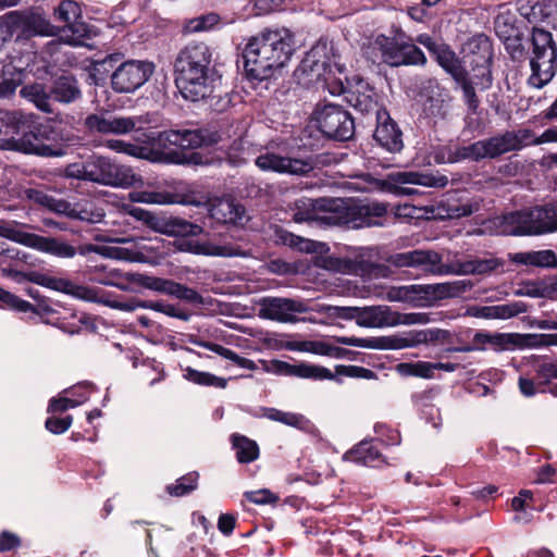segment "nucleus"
I'll use <instances>...</instances> for the list:
<instances>
[{
  "label": "nucleus",
  "mask_w": 557,
  "mask_h": 557,
  "mask_svg": "<svg viewBox=\"0 0 557 557\" xmlns=\"http://www.w3.org/2000/svg\"><path fill=\"white\" fill-rule=\"evenodd\" d=\"M387 206L379 201H354L342 198H304L294 213L296 222L324 225H348L352 228L382 226Z\"/></svg>",
  "instance_id": "f257e3e1"
},
{
  "label": "nucleus",
  "mask_w": 557,
  "mask_h": 557,
  "mask_svg": "<svg viewBox=\"0 0 557 557\" xmlns=\"http://www.w3.org/2000/svg\"><path fill=\"white\" fill-rule=\"evenodd\" d=\"M294 52L293 34L286 29L265 30L249 38L243 58L247 74L258 81L268 79L284 67Z\"/></svg>",
  "instance_id": "f03ea898"
},
{
  "label": "nucleus",
  "mask_w": 557,
  "mask_h": 557,
  "mask_svg": "<svg viewBox=\"0 0 557 557\" xmlns=\"http://www.w3.org/2000/svg\"><path fill=\"white\" fill-rule=\"evenodd\" d=\"M211 51L203 42L189 44L175 60L176 86L186 100L199 101L212 96L215 75Z\"/></svg>",
  "instance_id": "7ed1b4c3"
},
{
  "label": "nucleus",
  "mask_w": 557,
  "mask_h": 557,
  "mask_svg": "<svg viewBox=\"0 0 557 557\" xmlns=\"http://www.w3.org/2000/svg\"><path fill=\"white\" fill-rule=\"evenodd\" d=\"M339 59L338 47L332 40L322 38L306 54L296 75L305 86L327 89L333 96L341 95L345 87L342 78L336 75L344 71Z\"/></svg>",
  "instance_id": "20e7f679"
},
{
  "label": "nucleus",
  "mask_w": 557,
  "mask_h": 557,
  "mask_svg": "<svg viewBox=\"0 0 557 557\" xmlns=\"http://www.w3.org/2000/svg\"><path fill=\"white\" fill-rule=\"evenodd\" d=\"M547 143H557V127L548 128L540 136H535V134L528 128L507 131L459 148L456 152V158L451 159L450 162L463 159L472 161L494 159L507 152L521 150L528 146H537Z\"/></svg>",
  "instance_id": "39448f33"
},
{
  "label": "nucleus",
  "mask_w": 557,
  "mask_h": 557,
  "mask_svg": "<svg viewBox=\"0 0 557 557\" xmlns=\"http://www.w3.org/2000/svg\"><path fill=\"white\" fill-rule=\"evenodd\" d=\"M366 53L373 63L384 62L391 66L424 64L426 60L416 45L405 41L400 35L376 36Z\"/></svg>",
  "instance_id": "423d86ee"
},
{
  "label": "nucleus",
  "mask_w": 557,
  "mask_h": 557,
  "mask_svg": "<svg viewBox=\"0 0 557 557\" xmlns=\"http://www.w3.org/2000/svg\"><path fill=\"white\" fill-rule=\"evenodd\" d=\"M531 41L530 67L532 73L529 77V84L535 88H542L555 76L557 45L552 33L537 27L533 28Z\"/></svg>",
  "instance_id": "0eeeda50"
},
{
  "label": "nucleus",
  "mask_w": 557,
  "mask_h": 557,
  "mask_svg": "<svg viewBox=\"0 0 557 557\" xmlns=\"http://www.w3.org/2000/svg\"><path fill=\"white\" fill-rule=\"evenodd\" d=\"M504 233L508 235H539L557 231V203L511 212L504 216Z\"/></svg>",
  "instance_id": "6e6552de"
},
{
  "label": "nucleus",
  "mask_w": 557,
  "mask_h": 557,
  "mask_svg": "<svg viewBox=\"0 0 557 557\" xmlns=\"http://www.w3.org/2000/svg\"><path fill=\"white\" fill-rule=\"evenodd\" d=\"M0 267L2 275L12 278L16 283L28 281L49 289L71 295L82 300L92 302L101 301L96 289L83 285H77L69 278L58 277L40 272L25 273L10 267H5L4 263Z\"/></svg>",
  "instance_id": "1a4fd4ad"
},
{
  "label": "nucleus",
  "mask_w": 557,
  "mask_h": 557,
  "mask_svg": "<svg viewBox=\"0 0 557 557\" xmlns=\"http://www.w3.org/2000/svg\"><path fill=\"white\" fill-rule=\"evenodd\" d=\"M0 27L10 39L34 36H57L58 26L52 25L40 12L35 10L11 11L0 18Z\"/></svg>",
  "instance_id": "9d476101"
},
{
  "label": "nucleus",
  "mask_w": 557,
  "mask_h": 557,
  "mask_svg": "<svg viewBox=\"0 0 557 557\" xmlns=\"http://www.w3.org/2000/svg\"><path fill=\"white\" fill-rule=\"evenodd\" d=\"M0 236L58 258L71 259L77 253V249L66 242L25 232L15 222H0Z\"/></svg>",
  "instance_id": "9b49d317"
},
{
  "label": "nucleus",
  "mask_w": 557,
  "mask_h": 557,
  "mask_svg": "<svg viewBox=\"0 0 557 557\" xmlns=\"http://www.w3.org/2000/svg\"><path fill=\"white\" fill-rule=\"evenodd\" d=\"M314 120L319 129L334 139L348 140L355 133V123L350 113L335 103L317 107Z\"/></svg>",
  "instance_id": "f8f14e48"
},
{
  "label": "nucleus",
  "mask_w": 557,
  "mask_h": 557,
  "mask_svg": "<svg viewBox=\"0 0 557 557\" xmlns=\"http://www.w3.org/2000/svg\"><path fill=\"white\" fill-rule=\"evenodd\" d=\"M138 140L146 144H154L164 149L171 147L193 149L215 141L212 135L203 129H169L158 134L144 133Z\"/></svg>",
  "instance_id": "ddd939ff"
},
{
  "label": "nucleus",
  "mask_w": 557,
  "mask_h": 557,
  "mask_svg": "<svg viewBox=\"0 0 557 557\" xmlns=\"http://www.w3.org/2000/svg\"><path fill=\"white\" fill-rule=\"evenodd\" d=\"M387 182L394 194L413 196L419 194L413 186L444 188L448 184V177L433 172L403 171L388 174Z\"/></svg>",
  "instance_id": "4468645a"
},
{
  "label": "nucleus",
  "mask_w": 557,
  "mask_h": 557,
  "mask_svg": "<svg viewBox=\"0 0 557 557\" xmlns=\"http://www.w3.org/2000/svg\"><path fill=\"white\" fill-rule=\"evenodd\" d=\"M122 209L129 215L136 218L137 220L147 223V226L152 228L153 231L169 236H197L202 233V227L200 225L191 223L184 219L171 218L165 222H161L150 212L140 208H136L131 203H123Z\"/></svg>",
  "instance_id": "2eb2a0df"
},
{
  "label": "nucleus",
  "mask_w": 557,
  "mask_h": 557,
  "mask_svg": "<svg viewBox=\"0 0 557 557\" xmlns=\"http://www.w3.org/2000/svg\"><path fill=\"white\" fill-rule=\"evenodd\" d=\"M25 194L30 201L58 214H64L70 218L87 221L90 223H98L104 216L101 210L92 211L86 208L78 209L76 206H72L66 200L54 198L41 189L29 188L25 191Z\"/></svg>",
  "instance_id": "dca6fc26"
},
{
  "label": "nucleus",
  "mask_w": 557,
  "mask_h": 557,
  "mask_svg": "<svg viewBox=\"0 0 557 557\" xmlns=\"http://www.w3.org/2000/svg\"><path fill=\"white\" fill-rule=\"evenodd\" d=\"M152 73L153 65L150 62L126 61L112 73L111 85L116 92H134L149 79Z\"/></svg>",
  "instance_id": "f3484780"
},
{
  "label": "nucleus",
  "mask_w": 557,
  "mask_h": 557,
  "mask_svg": "<svg viewBox=\"0 0 557 557\" xmlns=\"http://www.w3.org/2000/svg\"><path fill=\"white\" fill-rule=\"evenodd\" d=\"M308 310L307 305L298 299L264 297L259 301L258 315L281 323H296L298 321L296 315Z\"/></svg>",
  "instance_id": "a211bd4d"
},
{
  "label": "nucleus",
  "mask_w": 557,
  "mask_h": 557,
  "mask_svg": "<svg viewBox=\"0 0 557 557\" xmlns=\"http://www.w3.org/2000/svg\"><path fill=\"white\" fill-rule=\"evenodd\" d=\"M387 262L396 268H414L426 274L443 276V258L434 250L414 249L397 252L391 255Z\"/></svg>",
  "instance_id": "6ab92c4d"
},
{
  "label": "nucleus",
  "mask_w": 557,
  "mask_h": 557,
  "mask_svg": "<svg viewBox=\"0 0 557 557\" xmlns=\"http://www.w3.org/2000/svg\"><path fill=\"white\" fill-rule=\"evenodd\" d=\"M261 171H272L281 174L302 175L312 170L309 160L282 156L274 151H265L255 160Z\"/></svg>",
  "instance_id": "aec40b11"
},
{
  "label": "nucleus",
  "mask_w": 557,
  "mask_h": 557,
  "mask_svg": "<svg viewBox=\"0 0 557 557\" xmlns=\"http://www.w3.org/2000/svg\"><path fill=\"white\" fill-rule=\"evenodd\" d=\"M140 123L138 116H120L112 114H90L85 120V126L90 133L126 135L136 129Z\"/></svg>",
  "instance_id": "412c9836"
},
{
  "label": "nucleus",
  "mask_w": 557,
  "mask_h": 557,
  "mask_svg": "<svg viewBox=\"0 0 557 557\" xmlns=\"http://www.w3.org/2000/svg\"><path fill=\"white\" fill-rule=\"evenodd\" d=\"M110 161L111 159L108 157L94 154L85 161L74 162L66 165L64 175L69 178L88 181L103 185Z\"/></svg>",
  "instance_id": "4be33fe9"
},
{
  "label": "nucleus",
  "mask_w": 557,
  "mask_h": 557,
  "mask_svg": "<svg viewBox=\"0 0 557 557\" xmlns=\"http://www.w3.org/2000/svg\"><path fill=\"white\" fill-rule=\"evenodd\" d=\"M347 319L356 320L359 326L383 329L394 326V311L387 306L349 307Z\"/></svg>",
  "instance_id": "5701e85b"
},
{
  "label": "nucleus",
  "mask_w": 557,
  "mask_h": 557,
  "mask_svg": "<svg viewBox=\"0 0 557 557\" xmlns=\"http://www.w3.org/2000/svg\"><path fill=\"white\" fill-rule=\"evenodd\" d=\"M7 148L27 154L40 157H61L64 151L61 147L48 143H42L34 128H29L18 138L8 140Z\"/></svg>",
  "instance_id": "b1692460"
},
{
  "label": "nucleus",
  "mask_w": 557,
  "mask_h": 557,
  "mask_svg": "<svg viewBox=\"0 0 557 557\" xmlns=\"http://www.w3.org/2000/svg\"><path fill=\"white\" fill-rule=\"evenodd\" d=\"M376 128L374 139L389 152H399L403 147L401 132L384 109L376 111Z\"/></svg>",
  "instance_id": "393cba45"
},
{
  "label": "nucleus",
  "mask_w": 557,
  "mask_h": 557,
  "mask_svg": "<svg viewBox=\"0 0 557 557\" xmlns=\"http://www.w3.org/2000/svg\"><path fill=\"white\" fill-rule=\"evenodd\" d=\"M471 78H467L466 73L462 78L456 79L461 86L463 99L471 111H475L479 107V99L476 97L474 85L482 89L488 88L492 82V74L488 64V59L483 58L482 63L478 69L473 70Z\"/></svg>",
  "instance_id": "a878e982"
},
{
  "label": "nucleus",
  "mask_w": 557,
  "mask_h": 557,
  "mask_svg": "<svg viewBox=\"0 0 557 557\" xmlns=\"http://www.w3.org/2000/svg\"><path fill=\"white\" fill-rule=\"evenodd\" d=\"M481 208V200L472 199H454L449 198L442 201L437 206L425 208V212L438 219H460L469 216L478 212Z\"/></svg>",
  "instance_id": "bb28decb"
},
{
  "label": "nucleus",
  "mask_w": 557,
  "mask_h": 557,
  "mask_svg": "<svg viewBox=\"0 0 557 557\" xmlns=\"http://www.w3.org/2000/svg\"><path fill=\"white\" fill-rule=\"evenodd\" d=\"M208 212L211 219L223 224L244 225L248 221L245 207L232 198L213 200Z\"/></svg>",
  "instance_id": "cd10ccee"
},
{
  "label": "nucleus",
  "mask_w": 557,
  "mask_h": 557,
  "mask_svg": "<svg viewBox=\"0 0 557 557\" xmlns=\"http://www.w3.org/2000/svg\"><path fill=\"white\" fill-rule=\"evenodd\" d=\"M472 287L469 281H451L435 284H423L425 307H431L437 301L459 297Z\"/></svg>",
  "instance_id": "c85d7f7f"
},
{
  "label": "nucleus",
  "mask_w": 557,
  "mask_h": 557,
  "mask_svg": "<svg viewBox=\"0 0 557 557\" xmlns=\"http://www.w3.org/2000/svg\"><path fill=\"white\" fill-rule=\"evenodd\" d=\"M519 12L530 23H546L550 25L557 14V3L553 0H520Z\"/></svg>",
  "instance_id": "c756f323"
},
{
  "label": "nucleus",
  "mask_w": 557,
  "mask_h": 557,
  "mask_svg": "<svg viewBox=\"0 0 557 557\" xmlns=\"http://www.w3.org/2000/svg\"><path fill=\"white\" fill-rule=\"evenodd\" d=\"M337 343L362 348L404 349L410 344L407 336H383L379 338L338 337Z\"/></svg>",
  "instance_id": "7c9ffc66"
},
{
  "label": "nucleus",
  "mask_w": 557,
  "mask_h": 557,
  "mask_svg": "<svg viewBox=\"0 0 557 557\" xmlns=\"http://www.w3.org/2000/svg\"><path fill=\"white\" fill-rule=\"evenodd\" d=\"M502 262L498 259H474L456 264H445L443 270L444 275H469V274H485L496 270Z\"/></svg>",
  "instance_id": "2f4dec72"
},
{
  "label": "nucleus",
  "mask_w": 557,
  "mask_h": 557,
  "mask_svg": "<svg viewBox=\"0 0 557 557\" xmlns=\"http://www.w3.org/2000/svg\"><path fill=\"white\" fill-rule=\"evenodd\" d=\"M141 183V177L131 166L117 163L114 160L110 161L104 186L129 188Z\"/></svg>",
  "instance_id": "473e14b6"
},
{
  "label": "nucleus",
  "mask_w": 557,
  "mask_h": 557,
  "mask_svg": "<svg viewBox=\"0 0 557 557\" xmlns=\"http://www.w3.org/2000/svg\"><path fill=\"white\" fill-rule=\"evenodd\" d=\"M151 252V248L136 243L131 247L107 246L104 257L126 262L147 263Z\"/></svg>",
  "instance_id": "72a5a7b5"
},
{
  "label": "nucleus",
  "mask_w": 557,
  "mask_h": 557,
  "mask_svg": "<svg viewBox=\"0 0 557 557\" xmlns=\"http://www.w3.org/2000/svg\"><path fill=\"white\" fill-rule=\"evenodd\" d=\"M70 46H84L87 39L96 35L94 27L82 21V17L59 28L57 36Z\"/></svg>",
  "instance_id": "f704fd0d"
},
{
  "label": "nucleus",
  "mask_w": 557,
  "mask_h": 557,
  "mask_svg": "<svg viewBox=\"0 0 557 557\" xmlns=\"http://www.w3.org/2000/svg\"><path fill=\"white\" fill-rule=\"evenodd\" d=\"M345 458L367 467H380L384 463L382 455L376 446L369 442L359 443L345 455Z\"/></svg>",
  "instance_id": "c9c22d12"
},
{
  "label": "nucleus",
  "mask_w": 557,
  "mask_h": 557,
  "mask_svg": "<svg viewBox=\"0 0 557 557\" xmlns=\"http://www.w3.org/2000/svg\"><path fill=\"white\" fill-rule=\"evenodd\" d=\"M181 249L196 255L236 257L246 256L240 249L231 246H219L211 243L187 242L181 246Z\"/></svg>",
  "instance_id": "e433bc0d"
},
{
  "label": "nucleus",
  "mask_w": 557,
  "mask_h": 557,
  "mask_svg": "<svg viewBox=\"0 0 557 557\" xmlns=\"http://www.w3.org/2000/svg\"><path fill=\"white\" fill-rule=\"evenodd\" d=\"M510 260L515 263L541 268L557 267V257L552 250L517 252L510 255Z\"/></svg>",
  "instance_id": "4c0bfd02"
},
{
  "label": "nucleus",
  "mask_w": 557,
  "mask_h": 557,
  "mask_svg": "<svg viewBox=\"0 0 557 557\" xmlns=\"http://www.w3.org/2000/svg\"><path fill=\"white\" fill-rule=\"evenodd\" d=\"M51 96L62 103H71L81 97L77 81L72 76H62L54 82Z\"/></svg>",
  "instance_id": "58836bf2"
},
{
  "label": "nucleus",
  "mask_w": 557,
  "mask_h": 557,
  "mask_svg": "<svg viewBox=\"0 0 557 557\" xmlns=\"http://www.w3.org/2000/svg\"><path fill=\"white\" fill-rule=\"evenodd\" d=\"M524 308L520 304H505L484 306L475 308L473 315L482 319H510L523 312Z\"/></svg>",
  "instance_id": "ea45409f"
},
{
  "label": "nucleus",
  "mask_w": 557,
  "mask_h": 557,
  "mask_svg": "<svg viewBox=\"0 0 557 557\" xmlns=\"http://www.w3.org/2000/svg\"><path fill=\"white\" fill-rule=\"evenodd\" d=\"M189 342L199 347H202V348H206V349H209V350L215 352L216 355L234 362L239 368L247 369V370L256 369V363L252 360L240 357L232 349H228L222 345H219L215 343H210V342H205V341H199L196 337H191L189 339Z\"/></svg>",
  "instance_id": "a19ab883"
},
{
  "label": "nucleus",
  "mask_w": 557,
  "mask_h": 557,
  "mask_svg": "<svg viewBox=\"0 0 557 557\" xmlns=\"http://www.w3.org/2000/svg\"><path fill=\"white\" fill-rule=\"evenodd\" d=\"M20 95L27 101L32 102L38 110L46 113L52 112L50 102L51 94L46 90L44 85H26L20 90Z\"/></svg>",
  "instance_id": "79ce46f5"
},
{
  "label": "nucleus",
  "mask_w": 557,
  "mask_h": 557,
  "mask_svg": "<svg viewBox=\"0 0 557 557\" xmlns=\"http://www.w3.org/2000/svg\"><path fill=\"white\" fill-rule=\"evenodd\" d=\"M231 441L240 463H249L258 459L259 446L255 441L239 434H233Z\"/></svg>",
  "instance_id": "37998d69"
},
{
  "label": "nucleus",
  "mask_w": 557,
  "mask_h": 557,
  "mask_svg": "<svg viewBox=\"0 0 557 557\" xmlns=\"http://www.w3.org/2000/svg\"><path fill=\"white\" fill-rule=\"evenodd\" d=\"M288 369V373L302 379H311V380H332L334 379V374L332 371L322 366H314L310 363H299V364H285Z\"/></svg>",
  "instance_id": "c03bdc74"
},
{
  "label": "nucleus",
  "mask_w": 557,
  "mask_h": 557,
  "mask_svg": "<svg viewBox=\"0 0 557 557\" xmlns=\"http://www.w3.org/2000/svg\"><path fill=\"white\" fill-rule=\"evenodd\" d=\"M36 115L21 110L4 112L1 122L14 131L15 134L25 133L35 124Z\"/></svg>",
  "instance_id": "a18cd8bd"
},
{
  "label": "nucleus",
  "mask_w": 557,
  "mask_h": 557,
  "mask_svg": "<svg viewBox=\"0 0 557 557\" xmlns=\"http://www.w3.org/2000/svg\"><path fill=\"white\" fill-rule=\"evenodd\" d=\"M183 376L187 381L202 386H214L218 388H225L227 385L226 379L216 376L210 372L198 371L191 367H187L184 369Z\"/></svg>",
  "instance_id": "49530a36"
},
{
  "label": "nucleus",
  "mask_w": 557,
  "mask_h": 557,
  "mask_svg": "<svg viewBox=\"0 0 557 557\" xmlns=\"http://www.w3.org/2000/svg\"><path fill=\"white\" fill-rule=\"evenodd\" d=\"M275 238L277 243L299 251L311 252L315 250V243L313 240L297 236L283 228L275 231Z\"/></svg>",
  "instance_id": "de8ad7c7"
},
{
  "label": "nucleus",
  "mask_w": 557,
  "mask_h": 557,
  "mask_svg": "<svg viewBox=\"0 0 557 557\" xmlns=\"http://www.w3.org/2000/svg\"><path fill=\"white\" fill-rule=\"evenodd\" d=\"M434 54L436 55L440 65L455 79L462 78L465 71L454 51L446 47H440Z\"/></svg>",
  "instance_id": "09e8293b"
},
{
  "label": "nucleus",
  "mask_w": 557,
  "mask_h": 557,
  "mask_svg": "<svg viewBox=\"0 0 557 557\" xmlns=\"http://www.w3.org/2000/svg\"><path fill=\"white\" fill-rule=\"evenodd\" d=\"M104 146L113 151L125 153L137 159H148L149 151L146 147L120 139H109Z\"/></svg>",
  "instance_id": "8fccbe9b"
},
{
  "label": "nucleus",
  "mask_w": 557,
  "mask_h": 557,
  "mask_svg": "<svg viewBox=\"0 0 557 557\" xmlns=\"http://www.w3.org/2000/svg\"><path fill=\"white\" fill-rule=\"evenodd\" d=\"M66 394H69L67 389L60 393L58 395V397L50 399L48 409H47L48 413H52V414L62 413L65 410H67L70 408L78 407L88 400L87 396H85L84 398H81V399H75V398L65 396Z\"/></svg>",
  "instance_id": "3c124183"
},
{
  "label": "nucleus",
  "mask_w": 557,
  "mask_h": 557,
  "mask_svg": "<svg viewBox=\"0 0 557 557\" xmlns=\"http://www.w3.org/2000/svg\"><path fill=\"white\" fill-rule=\"evenodd\" d=\"M54 16L57 20L64 22L65 25H67L82 17L81 5L72 0H63L54 9Z\"/></svg>",
  "instance_id": "603ef678"
},
{
  "label": "nucleus",
  "mask_w": 557,
  "mask_h": 557,
  "mask_svg": "<svg viewBox=\"0 0 557 557\" xmlns=\"http://www.w3.org/2000/svg\"><path fill=\"white\" fill-rule=\"evenodd\" d=\"M397 371L405 376L413 375L430 379L433 376V363L425 361L403 362L397 364Z\"/></svg>",
  "instance_id": "864d4df0"
},
{
  "label": "nucleus",
  "mask_w": 557,
  "mask_h": 557,
  "mask_svg": "<svg viewBox=\"0 0 557 557\" xmlns=\"http://www.w3.org/2000/svg\"><path fill=\"white\" fill-rule=\"evenodd\" d=\"M198 478L199 475L197 472L188 473L180 478L175 484L168 485L166 491L173 496L186 495L196 488Z\"/></svg>",
  "instance_id": "5fc2aeb1"
},
{
  "label": "nucleus",
  "mask_w": 557,
  "mask_h": 557,
  "mask_svg": "<svg viewBox=\"0 0 557 557\" xmlns=\"http://www.w3.org/2000/svg\"><path fill=\"white\" fill-rule=\"evenodd\" d=\"M221 18L216 13H208L198 17L191 18L186 24L187 32H207L212 29L220 23Z\"/></svg>",
  "instance_id": "6e6d98bb"
},
{
  "label": "nucleus",
  "mask_w": 557,
  "mask_h": 557,
  "mask_svg": "<svg viewBox=\"0 0 557 557\" xmlns=\"http://www.w3.org/2000/svg\"><path fill=\"white\" fill-rule=\"evenodd\" d=\"M132 202L148 205H165L170 202V196L164 193L136 190L128 194Z\"/></svg>",
  "instance_id": "4d7b16f0"
},
{
  "label": "nucleus",
  "mask_w": 557,
  "mask_h": 557,
  "mask_svg": "<svg viewBox=\"0 0 557 557\" xmlns=\"http://www.w3.org/2000/svg\"><path fill=\"white\" fill-rule=\"evenodd\" d=\"M268 418L295 428H304L307 423L306 418L299 413L285 412L277 409H270Z\"/></svg>",
  "instance_id": "13d9d810"
},
{
  "label": "nucleus",
  "mask_w": 557,
  "mask_h": 557,
  "mask_svg": "<svg viewBox=\"0 0 557 557\" xmlns=\"http://www.w3.org/2000/svg\"><path fill=\"white\" fill-rule=\"evenodd\" d=\"M450 96L444 90H438L435 96L429 99L426 110L434 116H444L449 108Z\"/></svg>",
  "instance_id": "bf43d9fd"
},
{
  "label": "nucleus",
  "mask_w": 557,
  "mask_h": 557,
  "mask_svg": "<svg viewBox=\"0 0 557 557\" xmlns=\"http://www.w3.org/2000/svg\"><path fill=\"white\" fill-rule=\"evenodd\" d=\"M135 281L140 284L143 287L162 293L169 294L172 285V280L150 276V275H137Z\"/></svg>",
  "instance_id": "052dcab7"
},
{
  "label": "nucleus",
  "mask_w": 557,
  "mask_h": 557,
  "mask_svg": "<svg viewBox=\"0 0 557 557\" xmlns=\"http://www.w3.org/2000/svg\"><path fill=\"white\" fill-rule=\"evenodd\" d=\"M0 307L10 308L20 312H28L33 309V305L26 300L18 298L12 293L0 287Z\"/></svg>",
  "instance_id": "680f3d73"
},
{
  "label": "nucleus",
  "mask_w": 557,
  "mask_h": 557,
  "mask_svg": "<svg viewBox=\"0 0 557 557\" xmlns=\"http://www.w3.org/2000/svg\"><path fill=\"white\" fill-rule=\"evenodd\" d=\"M394 326L397 325H414V324H428L431 321L429 313L426 312H409L400 313L394 311Z\"/></svg>",
  "instance_id": "e2e57ef3"
},
{
  "label": "nucleus",
  "mask_w": 557,
  "mask_h": 557,
  "mask_svg": "<svg viewBox=\"0 0 557 557\" xmlns=\"http://www.w3.org/2000/svg\"><path fill=\"white\" fill-rule=\"evenodd\" d=\"M343 349L330 344L325 341H309V349L308 352L339 358L342 356Z\"/></svg>",
  "instance_id": "0e129e2a"
},
{
  "label": "nucleus",
  "mask_w": 557,
  "mask_h": 557,
  "mask_svg": "<svg viewBox=\"0 0 557 557\" xmlns=\"http://www.w3.org/2000/svg\"><path fill=\"white\" fill-rule=\"evenodd\" d=\"M168 295L191 304L201 302V296L195 289L176 283L174 281L172 282L171 289Z\"/></svg>",
  "instance_id": "69168bd1"
},
{
  "label": "nucleus",
  "mask_w": 557,
  "mask_h": 557,
  "mask_svg": "<svg viewBox=\"0 0 557 557\" xmlns=\"http://www.w3.org/2000/svg\"><path fill=\"white\" fill-rule=\"evenodd\" d=\"M168 295L191 304L201 302V296L195 289L176 283L174 281L172 282L171 289Z\"/></svg>",
  "instance_id": "338daca9"
},
{
  "label": "nucleus",
  "mask_w": 557,
  "mask_h": 557,
  "mask_svg": "<svg viewBox=\"0 0 557 557\" xmlns=\"http://www.w3.org/2000/svg\"><path fill=\"white\" fill-rule=\"evenodd\" d=\"M472 343L474 344V348L476 350L485 349L486 345H491L493 347H498L505 343V335L478 332L473 336Z\"/></svg>",
  "instance_id": "774afa93"
}]
</instances>
